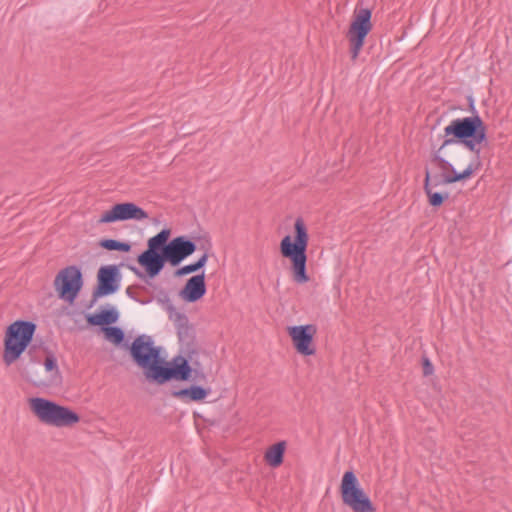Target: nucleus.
Segmentation results:
<instances>
[{"instance_id": "nucleus-1", "label": "nucleus", "mask_w": 512, "mask_h": 512, "mask_svg": "<svg viewBox=\"0 0 512 512\" xmlns=\"http://www.w3.org/2000/svg\"><path fill=\"white\" fill-rule=\"evenodd\" d=\"M170 235L171 230L165 228L148 239L147 249L137 257V262L145 270V275L131 267L138 277L144 279L147 276L153 279L160 274L166 263L177 267L196 251V243L188 237L182 235L169 240Z\"/></svg>"}, {"instance_id": "nucleus-2", "label": "nucleus", "mask_w": 512, "mask_h": 512, "mask_svg": "<svg viewBox=\"0 0 512 512\" xmlns=\"http://www.w3.org/2000/svg\"><path fill=\"white\" fill-rule=\"evenodd\" d=\"M444 135L446 139L431 156L432 163L441 171H453V163L445 159L441 153L446 147L457 143L463 144L470 152L476 154L473 161H480L479 145L486 140V127L479 115L452 120L444 128Z\"/></svg>"}, {"instance_id": "nucleus-3", "label": "nucleus", "mask_w": 512, "mask_h": 512, "mask_svg": "<svg viewBox=\"0 0 512 512\" xmlns=\"http://www.w3.org/2000/svg\"><path fill=\"white\" fill-rule=\"evenodd\" d=\"M295 235L292 238L286 235L280 242V252L284 258L291 261V274L294 282L304 284L309 281L307 274V247L309 235L302 218H297L294 223Z\"/></svg>"}, {"instance_id": "nucleus-4", "label": "nucleus", "mask_w": 512, "mask_h": 512, "mask_svg": "<svg viewBox=\"0 0 512 512\" xmlns=\"http://www.w3.org/2000/svg\"><path fill=\"white\" fill-rule=\"evenodd\" d=\"M36 328L34 322L26 320H17L6 328L2 359L7 366L17 361L25 351L33 357L36 347L30 344Z\"/></svg>"}, {"instance_id": "nucleus-5", "label": "nucleus", "mask_w": 512, "mask_h": 512, "mask_svg": "<svg viewBox=\"0 0 512 512\" xmlns=\"http://www.w3.org/2000/svg\"><path fill=\"white\" fill-rule=\"evenodd\" d=\"M29 406L38 420L48 426L72 427L80 421V416L69 407L59 405L45 398H31Z\"/></svg>"}, {"instance_id": "nucleus-6", "label": "nucleus", "mask_w": 512, "mask_h": 512, "mask_svg": "<svg viewBox=\"0 0 512 512\" xmlns=\"http://www.w3.org/2000/svg\"><path fill=\"white\" fill-rule=\"evenodd\" d=\"M481 168V161L469 162L462 172H457L453 166V171H441V174L431 175L428 170L425 173L424 191L429 198V204L433 207L441 206L445 199L448 198V193L442 194L432 191V186L437 187L440 185H447L456 183L470 178L474 172Z\"/></svg>"}, {"instance_id": "nucleus-7", "label": "nucleus", "mask_w": 512, "mask_h": 512, "mask_svg": "<svg viewBox=\"0 0 512 512\" xmlns=\"http://www.w3.org/2000/svg\"><path fill=\"white\" fill-rule=\"evenodd\" d=\"M134 363L143 369L145 377L152 381L162 361L161 347L155 346L151 336H137L129 347Z\"/></svg>"}, {"instance_id": "nucleus-8", "label": "nucleus", "mask_w": 512, "mask_h": 512, "mask_svg": "<svg viewBox=\"0 0 512 512\" xmlns=\"http://www.w3.org/2000/svg\"><path fill=\"white\" fill-rule=\"evenodd\" d=\"M341 499L353 512H375L371 499L360 487L355 473L350 470L343 474L340 484Z\"/></svg>"}, {"instance_id": "nucleus-9", "label": "nucleus", "mask_w": 512, "mask_h": 512, "mask_svg": "<svg viewBox=\"0 0 512 512\" xmlns=\"http://www.w3.org/2000/svg\"><path fill=\"white\" fill-rule=\"evenodd\" d=\"M371 15L372 12L368 8L355 10L353 20L347 33L351 45L350 52L352 60L358 57L364 45L365 38L372 29Z\"/></svg>"}, {"instance_id": "nucleus-10", "label": "nucleus", "mask_w": 512, "mask_h": 512, "mask_svg": "<svg viewBox=\"0 0 512 512\" xmlns=\"http://www.w3.org/2000/svg\"><path fill=\"white\" fill-rule=\"evenodd\" d=\"M54 286L61 299L72 303L83 286L80 268L71 265L61 269L55 277Z\"/></svg>"}, {"instance_id": "nucleus-11", "label": "nucleus", "mask_w": 512, "mask_h": 512, "mask_svg": "<svg viewBox=\"0 0 512 512\" xmlns=\"http://www.w3.org/2000/svg\"><path fill=\"white\" fill-rule=\"evenodd\" d=\"M191 372L192 368L188 360L182 356L173 358L170 363L162 359L152 381L160 385L172 379L187 381L191 376Z\"/></svg>"}, {"instance_id": "nucleus-12", "label": "nucleus", "mask_w": 512, "mask_h": 512, "mask_svg": "<svg viewBox=\"0 0 512 512\" xmlns=\"http://www.w3.org/2000/svg\"><path fill=\"white\" fill-rule=\"evenodd\" d=\"M148 218V214L141 207L132 202L118 203L104 212L98 219L99 224L113 223L117 221L137 220Z\"/></svg>"}, {"instance_id": "nucleus-13", "label": "nucleus", "mask_w": 512, "mask_h": 512, "mask_svg": "<svg viewBox=\"0 0 512 512\" xmlns=\"http://www.w3.org/2000/svg\"><path fill=\"white\" fill-rule=\"evenodd\" d=\"M317 329L312 324L288 327V334L292 339L296 351L303 356H311L316 352L313 338Z\"/></svg>"}, {"instance_id": "nucleus-14", "label": "nucleus", "mask_w": 512, "mask_h": 512, "mask_svg": "<svg viewBox=\"0 0 512 512\" xmlns=\"http://www.w3.org/2000/svg\"><path fill=\"white\" fill-rule=\"evenodd\" d=\"M119 270L115 265L103 266L98 271V285L93 292V297L98 298L113 294L117 291Z\"/></svg>"}, {"instance_id": "nucleus-15", "label": "nucleus", "mask_w": 512, "mask_h": 512, "mask_svg": "<svg viewBox=\"0 0 512 512\" xmlns=\"http://www.w3.org/2000/svg\"><path fill=\"white\" fill-rule=\"evenodd\" d=\"M206 293L204 272L190 277L184 287L180 290L179 296L188 303H194L200 300Z\"/></svg>"}, {"instance_id": "nucleus-16", "label": "nucleus", "mask_w": 512, "mask_h": 512, "mask_svg": "<svg viewBox=\"0 0 512 512\" xmlns=\"http://www.w3.org/2000/svg\"><path fill=\"white\" fill-rule=\"evenodd\" d=\"M209 393L210 389H205L201 386L192 385L188 388L173 391L172 396L184 402H198L205 399Z\"/></svg>"}, {"instance_id": "nucleus-17", "label": "nucleus", "mask_w": 512, "mask_h": 512, "mask_svg": "<svg viewBox=\"0 0 512 512\" xmlns=\"http://www.w3.org/2000/svg\"><path fill=\"white\" fill-rule=\"evenodd\" d=\"M119 314L114 308L105 309L96 314L87 316V322L92 326H103L115 323L118 320Z\"/></svg>"}, {"instance_id": "nucleus-18", "label": "nucleus", "mask_w": 512, "mask_h": 512, "mask_svg": "<svg viewBox=\"0 0 512 512\" xmlns=\"http://www.w3.org/2000/svg\"><path fill=\"white\" fill-rule=\"evenodd\" d=\"M285 448L286 443L284 441L270 446L264 455L266 463L273 468L279 467L283 463Z\"/></svg>"}, {"instance_id": "nucleus-19", "label": "nucleus", "mask_w": 512, "mask_h": 512, "mask_svg": "<svg viewBox=\"0 0 512 512\" xmlns=\"http://www.w3.org/2000/svg\"><path fill=\"white\" fill-rule=\"evenodd\" d=\"M158 301L161 303H170L168 294L165 291L161 290L159 293ZM168 309L171 312H174V313L170 314V318L173 319L174 321H176L179 326L183 327V326L187 325L188 319L184 314L175 312L174 308L171 304H169Z\"/></svg>"}, {"instance_id": "nucleus-20", "label": "nucleus", "mask_w": 512, "mask_h": 512, "mask_svg": "<svg viewBox=\"0 0 512 512\" xmlns=\"http://www.w3.org/2000/svg\"><path fill=\"white\" fill-rule=\"evenodd\" d=\"M102 329L105 334V338L113 344L120 345L124 341L125 335L120 327L107 326Z\"/></svg>"}, {"instance_id": "nucleus-21", "label": "nucleus", "mask_w": 512, "mask_h": 512, "mask_svg": "<svg viewBox=\"0 0 512 512\" xmlns=\"http://www.w3.org/2000/svg\"><path fill=\"white\" fill-rule=\"evenodd\" d=\"M100 246L109 251H122L129 252L131 245L127 242H120L115 239H103L100 241Z\"/></svg>"}, {"instance_id": "nucleus-22", "label": "nucleus", "mask_w": 512, "mask_h": 512, "mask_svg": "<svg viewBox=\"0 0 512 512\" xmlns=\"http://www.w3.org/2000/svg\"><path fill=\"white\" fill-rule=\"evenodd\" d=\"M467 154L462 148H455L453 151L452 161L456 166H462L466 164Z\"/></svg>"}, {"instance_id": "nucleus-23", "label": "nucleus", "mask_w": 512, "mask_h": 512, "mask_svg": "<svg viewBox=\"0 0 512 512\" xmlns=\"http://www.w3.org/2000/svg\"><path fill=\"white\" fill-rule=\"evenodd\" d=\"M199 271L196 264L195 263H191V264H188V265H184L180 268H178L176 271H175V276L176 277H182V276H185V275H188V274H192V273H195Z\"/></svg>"}, {"instance_id": "nucleus-24", "label": "nucleus", "mask_w": 512, "mask_h": 512, "mask_svg": "<svg viewBox=\"0 0 512 512\" xmlns=\"http://www.w3.org/2000/svg\"><path fill=\"white\" fill-rule=\"evenodd\" d=\"M44 366L46 371H55L56 374H59L57 360L54 355L49 354L46 356Z\"/></svg>"}, {"instance_id": "nucleus-25", "label": "nucleus", "mask_w": 512, "mask_h": 512, "mask_svg": "<svg viewBox=\"0 0 512 512\" xmlns=\"http://www.w3.org/2000/svg\"><path fill=\"white\" fill-rule=\"evenodd\" d=\"M433 365L429 361L428 358H423V374L424 376H429L433 373Z\"/></svg>"}, {"instance_id": "nucleus-26", "label": "nucleus", "mask_w": 512, "mask_h": 512, "mask_svg": "<svg viewBox=\"0 0 512 512\" xmlns=\"http://www.w3.org/2000/svg\"><path fill=\"white\" fill-rule=\"evenodd\" d=\"M208 261V254L205 252L197 261L194 263L196 264L198 270L202 269Z\"/></svg>"}]
</instances>
